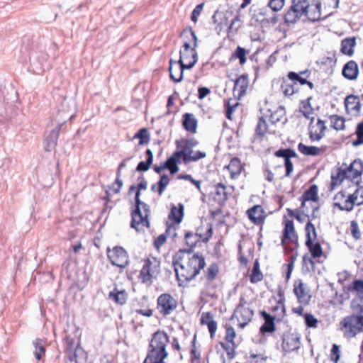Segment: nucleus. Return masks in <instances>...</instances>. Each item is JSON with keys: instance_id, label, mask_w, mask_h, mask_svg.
Instances as JSON below:
<instances>
[{"instance_id": "nucleus-61", "label": "nucleus", "mask_w": 363, "mask_h": 363, "mask_svg": "<svg viewBox=\"0 0 363 363\" xmlns=\"http://www.w3.org/2000/svg\"><path fill=\"white\" fill-rule=\"evenodd\" d=\"M354 199L357 201V205L363 204V186L359 187L353 194Z\"/></svg>"}, {"instance_id": "nucleus-35", "label": "nucleus", "mask_w": 363, "mask_h": 363, "mask_svg": "<svg viewBox=\"0 0 363 363\" xmlns=\"http://www.w3.org/2000/svg\"><path fill=\"white\" fill-rule=\"evenodd\" d=\"M301 206L304 207L307 201H317L318 197V188L315 185L311 186L302 196Z\"/></svg>"}, {"instance_id": "nucleus-30", "label": "nucleus", "mask_w": 363, "mask_h": 363, "mask_svg": "<svg viewBox=\"0 0 363 363\" xmlns=\"http://www.w3.org/2000/svg\"><path fill=\"white\" fill-rule=\"evenodd\" d=\"M181 158L179 157V152L176 151L174 154L167 160L164 163L165 169H168L170 171L171 174H174L179 171L177 164L180 162Z\"/></svg>"}, {"instance_id": "nucleus-24", "label": "nucleus", "mask_w": 363, "mask_h": 363, "mask_svg": "<svg viewBox=\"0 0 363 363\" xmlns=\"http://www.w3.org/2000/svg\"><path fill=\"white\" fill-rule=\"evenodd\" d=\"M247 215L250 220L255 224L260 223L264 216V211L261 206L256 205L247 211Z\"/></svg>"}, {"instance_id": "nucleus-36", "label": "nucleus", "mask_w": 363, "mask_h": 363, "mask_svg": "<svg viewBox=\"0 0 363 363\" xmlns=\"http://www.w3.org/2000/svg\"><path fill=\"white\" fill-rule=\"evenodd\" d=\"M340 0H323L324 18L330 16L339 7Z\"/></svg>"}, {"instance_id": "nucleus-42", "label": "nucleus", "mask_w": 363, "mask_h": 363, "mask_svg": "<svg viewBox=\"0 0 363 363\" xmlns=\"http://www.w3.org/2000/svg\"><path fill=\"white\" fill-rule=\"evenodd\" d=\"M146 155H147V160L145 162H140L138 164L136 170L138 172H145L147 171L153 160V154L151 150L147 149L146 150Z\"/></svg>"}, {"instance_id": "nucleus-2", "label": "nucleus", "mask_w": 363, "mask_h": 363, "mask_svg": "<svg viewBox=\"0 0 363 363\" xmlns=\"http://www.w3.org/2000/svg\"><path fill=\"white\" fill-rule=\"evenodd\" d=\"M147 182L144 179L140 182L138 186V191L135 194V208L132 212L131 227L140 232L145 228H149L150 223L148 217L150 213V207L145 203L140 201V191L147 189Z\"/></svg>"}, {"instance_id": "nucleus-27", "label": "nucleus", "mask_w": 363, "mask_h": 363, "mask_svg": "<svg viewBox=\"0 0 363 363\" xmlns=\"http://www.w3.org/2000/svg\"><path fill=\"white\" fill-rule=\"evenodd\" d=\"M88 358L87 353L80 347L79 344L76 345L74 352L70 354L68 359L70 362H74L75 363H83L86 361Z\"/></svg>"}, {"instance_id": "nucleus-59", "label": "nucleus", "mask_w": 363, "mask_h": 363, "mask_svg": "<svg viewBox=\"0 0 363 363\" xmlns=\"http://www.w3.org/2000/svg\"><path fill=\"white\" fill-rule=\"evenodd\" d=\"M195 342H196V336H194V340L192 341V347L191 350V356L192 362L199 361L201 357L200 352H199V351H198V350L196 348Z\"/></svg>"}, {"instance_id": "nucleus-52", "label": "nucleus", "mask_w": 363, "mask_h": 363, "mask_svg": "<svg viewBox=\"0 0 363 363\" xmlns=\"http://www.w3.org/2000/svg\"><path fill=\"white\" fill-rule=\"evenodd\" d=\"M170 179L167 175L163 174L160 177V179L157 184V192L160 196H161L166 189V187L169 184Z\"/></svg>"}, {"instance_id": "nucleus-49", "label": "nucleus", "mask_w": 363, "mask_h": 363, "mask_svg": "<svg viewBox=\"0 0 363 363\" xmlns=\"http://www.w3.org/2000/svg\"><path fill=\"white\" fill-rule=\"evenodd\" d=\"M269 131L268 125L267 124L266 120L264 117H261L259 119L256 127V133L262 136L264 135L267 132Z\"/></svg>"}, {"instance_id": "nucleus-45", "label": "nucleus", "mask_w": 363, "mask_h": 363, "mask_svg": "<svg viewBox=\"0 0 363 363\" xmlns=\"http://www.w3.org/2000/svg\"><path fill=\"white\" fill-rule=\"evenodd\" d=\"M284 108L279 107L270 114L269 120L272 124H276L277 123L280 122L284 118Z\"/></svg>"}, {"instance_id": "nucleus-6", "label": "nucleus", "mask_w": 363, "mask_h": 363, "mask_svg": "<svg viewBox=\"0 0 363 363\" xmlns=\"http://www.w3.org/2000/svg\"><path fill=\"white\" fill-rule=\"evenodd\" d=\"M176 145V152H179V157L182 158L185 163L196 162L206 156L204 152L193 150V147L195 145V143L191 140L186 139L177 140Z\"/></svg>"}, {"instance_id": "nucleus-62", "label": "nucleus", "mask_w": 363, "mask_h": 363, "mask_svg": "<svg viewBox=\"0 0 363 363\" xmlns=\"http://www.w3.org/2000/svg\"><path fill=\"white\" fill-rule=\"evenodd\" d=\"M305 322L308 327L315 328L318 320L312 314L307 313L305 315Z\"/></svg>"}, {"instance_id": "nucleus-26", "label": "nucleus", "mask_w": 363, "mask_h": 363, "mask_svg": "<svg viewBox=\"0 0 363 363\" xmlns=\"http://www.w3.org/2000/svg\"><path fill=\"white\" fill-rule=\"evenodd\" d=\"M345 106L348 113H357L360 110L361 104L357 96L354 95H350L345 98Z\"/></svg>"}, {"instance_id": "nucleus-55", "label": "nucleus", "mask_w": 363, "mask_h": 363, "mask_svg": "<svg viewBox=\"0 0 363 363\" xmlns=\"http://www.w3.org/2000/svg\"><path fill=\"white\" fill-rule=\"evenodd\" d=\"M357 201L354 199L353 194H350L345 201L342 211H351L353 209L354 205H357Z\"/></svg>"}, {"instance_id": "nucleus-12", "label": "nucleus", "mask_w": 363, "mask_h": 363, "mask_svg": "<svg viewBox=\"0 0 363 363\" xmlns=\"http://www.w3.org/2000/svg\"><path fill=\"white\" fill-rule=\"evenodd\" d=\"M108 257L112 264L120 268L125 267L129 262L127 252L121 247H115L111 250H108Z\"/></svg>"}, {"instance_id": "nucleus-63", "label": "nucleus", "mask_w": 363, "mask_h": 363, "mask_svg": "<svg viewBox=\"0 0 363 363\" xmlns=\"http://www.w3.org/2000/svg\"><path fill=\"white\" fill-rule=\"evenodd\" d=\"M203 4H200L199 5H197L196 6V8L193 10L192 11V13H191V21H194V23H196L197 21H198V17L199 16L201 11L203 10Z\"/></svg>"}, {"instance_id": "nucleus-46", "label": "nucleus", "mask_w": 363, "mask_h": 363, "mask_svg": "<svg viewBox=\"0 0 363 363\" xmlns=\"http://www.w3.org/2000/svg\"><path fill=\"white\" fill-rule=\"evenodd\" d=\"M174 227H169L167 230L165 234L160 235L155 241V245L157 248L161 247L166 241L167 236L174 238L176 236V233H172V231H174Z\"/></svg>"}, {"instance_id": "nucleus-50", "label": "nucleus", "mask_w": 363, "mask_h": 363, "mask_svg": "<svg viewBox=\"0 0 363 363\" xmlns=\"http://www.w3.org/2000/svg\"><path fill=\"white\" fill-rule=\"evenodd\" d=\"M262 277V274L260 272L259 269V264L257 262H255L250 275V281L252 283H256L261 281Z\"/></svg>"}, {"instance_id": "nucleus-16", "label": "nucleus", "mask_w": 363, "mask_h": 363, "mask_svg": "<svg viewBox=\"0 0 363 363\" xmlns=\"http://www.w3.org/2000/svg\"><path fill=\"white\" fill-rule=\"evenodd\" d=\"M48 60V55L45 52H40L30 62L29 71L35 74H40L45 70V65Z\"/></svg>"}, {"instance_id": "nucleus-5", "label": "nucleus", "mask_w": 363, "mask_h": 363, "mask_svg": "<svg viewBox=\"0 0 363 363\" xmlns=\"http://www.w3.org/2000/svg\"><path fill=\"white\" fill-rule=\"evenodd\" d=\"M160 273V261L155 257H149L144 261L139 279L143 284L150 286Z\"/></svg>"}, {"instance_id": "nucleus-43", "label": "nucleus", "mask_w": 363, "mask_h": 363, "mask_svg": "<svg viewBox=\"0 0 363 363\" xmlns=\"http://www.w3.org/2000/svg\"><path fill=\"white\" fill-rule=\"evenodd\" d=\"M313 257L305 255L303 256L302 270L303 273H309L315 269V262Z\"/></svg>"}, {"instance_id": "nucleus-17", "label": "nucleus", "mask_w": 363, "mask_h": 363, "mask_svg": "<svg viewBox=\"0 0 363 363\" xmlns=\"http://www.w3.org/2000/svg\"><path fill=\"white\" fill-rule=\"evenodd\" d=\"M305 16L311 21H318L321 19H325L322 3L318 1H314L312 3L309 2V6L308 9H307Z\"/></svg>"}, {"instance_id": "nucleus-53", "label": "nucleus", "mask_w": 363, "mask_h": 363, "mask_svg": "<svg viewBox=\"0 0 363 363\" xmlns=\"http://www.w3.org/2000/svg\"><path fill=\"white\" fill-rule=\"evenodd\" d=\"M134 138L140 139L139 145H143L147 144L149 141V135L147 129H140L134 136Z\"/></svg>"}, {"instance_id": "nucleus-54", "label": "nucleus", "mask_w": 363, "mask_h": 363, "mask_svg": "<svg viewBox=\"0 0 363 363\" xmlns=\"http://www.w3.org/2000/svg\"><path fill=\"white\" fill-rule=\"evenodd\" d=\"M246 55H247V52H246L245 49H244L243 48H241L240 46H238L236 48L234 53L233 54V56L236 58H238L240 60V64L243 65L245 63L246 60H247Z\"/></svg>"}, {"instance_id": "nucleus-34", "label": "nucleus", "mask_w": 363, "mask_h": 363, "mask_svg": "<svg viewBox=\"0 0 363 363\" xmlns=\"http://www.w3.org/2000/svg\"><path fill=\"white\" fill-rule=\"evenodd\" d=\"M64 352L68 359L70 354L74 352L76 347L75 340L69 335H65L63 337Z\"/></svg>"}, {"instance_id": "nucleus-3", "label": "nucleus", "mask_w": 363, "mask_h": 363, "mask_svg": "<svg viewBox=\"0 0 363 363\" xmlns=\"http://www.w3.org/2000/svg\"><path fill=\"white\" fill-rule=\"evenodd\" d=\"M169 342V337L164 331L158 330L155 333L152 335L144 363H164V359L168 356L166 347Z\"/></svg>"}, {"instance_id": "nucleus-29", "label": "nucleus", "mask_w": 363, "mask_h": 363, "mask_svg": "<svg viewBox=\"0 0 363 363\" xmlns=\"http://www.w3.org/2000/svg\"><path fill=\"white\" fill-rule=\"evenodd\" d=\"M76 109V102L73 98L65 97L61 103L60 111L62 112H70L71 115L69 117V120H72L74 117V112Z\"/></svg>"}, {"instance_id": "nucleus-21", "label": "nucleus", "mask_w": 363, "mask_h": 363, "mask_svg": "<svg viewBox=\"0 0 363 363\" xmlns=\"http://www.w3.org/2000/svg\"><path fill=\"white\" fill-rule=\"evenodd\" d=\"M276 155L284 159L286 177H289L294 169V165L290 159L296 157V152L291 149L279 150L276 152Z\"/></svg>"}, {"instance_id": "nucleus-13", "label": "nucleus", "mask_w": 363, "mask_h": 363, "mask_svg": "<svg viewBox=\"0 0 363 363\" xmlns=\"http://www.w3.org/2000/svg\"><path fill=\"white\" fill-rule=\"evenodd\" d=\"M204 228L206 230V233L203 234L201 233H197L196 234L187 233L185 235V240L186 243L190 246H195L197 241L201 238L203 242H208V240L212 237L213 235V228L212 225L209 223H206L203 225L201 228Z\"/></svg>"}, {"instance_id": "nucleus-32", "label": "nucleus", "mask_w": 363, "mask_h": 363, "mask_svg": "<svg viewBox=\"0 0 363 363\" xmlns=\"http://www.w3.org/2000/svg\"><path fill=\"white\" fill-rule=\"evenodd\" d=\"M183 126L191 133H196L197 128V120L192 113H185L183 116Z\"/></svg>"}, {"instance_id": "nucleus-37", "label": "nucleus", "mask_w": 363, "mask_h": 363, "mask_svg": "<svg viewBox=\"0 0 363 363\" xmlns=\"http://www.w3.org/2000/svg\"><path fill=\"white\" fill-rule=\"evenodd\" d=\"M45 341L43 339H36L33 342L35 347L34 355L37 360H40L42 357L45 354Z\"/></svg>"}, {"instance_id": "nucleus-51", "label": "nucleus", "mask_w": 363, "mask_h": 363, "mask_svg": "<svg viewBox=\"0 0 363 363\" xmlns=\"http://www.w3.org/2000/svg\"><path fill=\"white\" fill-rule=\"evenodd\" d=\"M306 240L308 243L316 238V231L314 225L308 222L306 225Z\"/></svg>"}, {"instance_id": "nucleus-56", "label": "nucleus", "mask_w": 363, "mask_h": 363, "mask_svg": "<svg viewBox=\"0 0 363 363\" xmlns=\"http://www.w3.org/2000/svg\"><path fill=\"white\" fill-rule=\"evenodd\" d=\"M218 272V266L217 264H211L207 269L206 277L208 280H213Z\"/></svg>"}, {"instance_id": "nucleus-48", "label": "nucleus", "mask_w": 363, "mask_h": 363, "mask_svg": "<svg viewBox=\"0 0 363 363\" xmlns=\"http://www.w3.org/2000/svg\"><path fill=\"white\" fill-rule=\"evenodd\" d=\"M345 119L342 117L338 116H333L331 117L332 127L337 130H341L345 128Z\"/></svg>"}, {"instance_id": "nucleus-40", "label": "nucleus", "mask_w": 363, "mask_h": 363, "mask_svg": "<svg viewBox=\"0 0 363 363\" xmlns=\"http://www.w3.org/2000/svg\"><path fill=\"white\" fill-rule=\"evenodd\" d=\"M354 39H345L341 43V52L345 55L352 56L354 53L353 48L354 47Z\"/></svg>"}, {"instance_id": "nucleus-58", "label": "nucleus", "mask_w": 363, "mask_h": 363, "mask_svg": "<svg viewBox=\"0 0 363 363\" xmlns=\"http://www.w3.org/2000/svg\"><path fill=\"white\" fill-rule=\"evenodd\" d=\"M285 0H270L269 6L274 11H280L284 5Z\"/></svg>"}, {"instance_id": "nucleus-23", "label": "nucleus", "mask_w": 363, "mask_h": 363, "mask_svg": "<svg viewBox=\"0 0 363 363\" xmlns=\"http://www.w3.org/2000/svg\"><path fill=\"white\" fill-rule=\"evenodd\" d=\"M249 85V82L247 79V76L242 74L235 81V85H234V93L238 94L239 97H241L243 96Z\"/></svg>"}, {"instance_id": "nucleus-7", "label": "nucleus", "mask_w": 363, "mask_h": 363, "mask_svg": "<svg viewBox=\"0 0 363 363\" xmlns=\"http://www.w3.org/2000/svg\"><path fill=\"white\" fill-rule=\"evenodd\" d=\"M180 57L177 62L169 61L170 77L174 82H180L183 79L184 70L187 69L189 62L192 61L189 52H179Z\"/></svg>"}, {"instance_id": "nucleus-38", "label": "nucleus", "mask_w": 363, "mask_h": 363, "mask_svg": "<svg viewBox=\"0 0 363 363\" xmlns=\"http://www.w3.org/2000/svg\"><path fill=\"white\" fill-rule=\"evenodd\" d=\"M184 206L182 204H179V208H177L175 206H172L169 218L174 221L175 223L179 224L182 220L184 215Z\"/></svg>"}, {"instance_id": "nucleus-47", "label": "nucleus", "mask_w": 363, "mask_h": 363, "mask_svg": "<svg viewBox=\"0 0 363 363\" xmlns=\"http://www.w3.org/2000/svg\"><path fill=\"white\" fill-rule=\"evenodd\" d=\"M299 109L300 112L302 113L304 117L311 120V115L313 113V109L308 101H302Z\"/></svg>"}, {"instance_id": "nucleus-33", "label": "nucleus", "mask_w": 363, "mask_h": 363, "mask_svg": "<svg viewBox=\"0 0 363 363\" xmlns=\"http://www.w3.org/2000/svg\"><path fill=\"white\" fill-rule=\"evenodd\" d=\"M298 151L308 156H316L322 154L324 152L323 148L317 147L315 146H307L303 143H299L298 145Z\"/></svg>"}, {"instance_id": "nucleus-57", "label": "nucleus", "mask_w": 363, "mask_h": 363, "mask_svg": "<svg viewBox=\"0 0 363 363\" xmlns=\"http://www.w3.org/2000/svg\"><path fill=\"white\" fill-rule=\"evenodd\" d=\"M241 27V20L238 15H237L233 20L232 21L229 28H228V33L233 32V31H238V30Z\"/></svg>"}, {"instance_id": "nucleus-8", "label": "nucleus", "mask_w": 363, "mask_h": 363, "mask_svg": "<svg viewBox=\"0 0 363 363\" xmlns=\"http://www.w3.org/2000/svg\"><path fill=\"white\" fill-rule=\"evenodd\" d=\"M254 311L250 306L245 297L240 298L239 303L234 310L233 318L238 323V326L245 328L252 319Z\"/></svg>"}, {"instance_id": "nucleus-19", "label": "nucleus", "mask_w": 363, "mask_h": 363, "mask_svg": "<svg viewBox=\"0 0 363 363\" xmlns=\"http://www.w3.org/2000/svg\"><path fill=\"white\" fill-rule=\"evenodd\" d=\"M66 122L64 121L58 124L52 131L49 133V134L46 136L45 139V150L48 152L52 151L55 146L57 145V140L59 138L60 132L62 126L65 125Z\"/></svg>"}, {"instance_id": "nucleus-20", "label": "nucleus", "mask_w": 363, "mask_h": 363, "mask_svg": "<svg viewBox=\"0 0 363 363\" xmlns=\"http://www.w3.org/2000/svg\"><path fill=\"white\" fill-rule=\"evenodd\" d=\"M294 291L300 303H307L310 301L309 290L301 280L295 282Z\"/></svg>"}, {"instance_id": "nucleus-1", "label": "nucleus", "mask_w": 363, "mask_h": 363, "mask_svg": "<svg viewBox=\"0 0 363 363\" xmlns=\"http://www.w3.org/2000/svg\"><path fill=\"white\" fill-rule=\"evenodd\" d=\"M206 265L204 259L197 255L188 253L174 263V270L179 281L193 279Z\"/></svg>"}, {"instance_id": "nucleus-15", "label": "nucleus", "mask_w": 363, "mask_h": 363, "mask_svg": "<svg viewBox=\"0 0 363 363\" xmlns=\"http://www.w3.org/2000/svg\"><path fill=\"white\" fill-rule=\"evenodd\" d=\"M190 35L192 38L193 47L190 46L189 42H184L183 45V50H181L179 52H189L191 55L192 61L189 62L186 66L187 69H191L194 67L195 64L198 61V54L196 50V48L198 46V38L194 30H190Z\"/></svg>"}, {"instance_id": "nucleus-60", "label": "nucleus", "mask_w": 363, "mask_h": 363, "mask_svg": "<svg viewBox=\"0 0 363 363\" xmlns=\"http://www.w3.org/2000/svg\"><path fill=\"white\" fill-rule=\"evenodd\" d=\"M216 194L220 196V199L225 200L226 198V192H225V186H224L221 183H218L216 185Z\"/></svg>"}, {"instance_id": "nucleus-10", "label": "nucleus", "mask_w": 363, "mask_h": 363, "mask_svg": "<svg viewBox=\"0 0 363 363\" xmlns=\"http://www.w3.org/2000/svg\"><path fill=\"white\" fill-rule=\"evenodd\" d=\"M308 6V0H292L290 9L284 15L285 22L288 23L296 22L301 17L305 16Z\"/></svg>"}, {"instance_id": "nucleus-39", "label": "nucleus", "mask_w": 363, "mask_h": 363, "mask_svg": "<svg viewBox=\"0 0 363 363\" xmlns=\"http://www.w3.org/2000/svg\"><path fill=\"white\" fill-rule=\"evenodd\" d=\"M313 241L311 240L310 243L306 242V245L311 254V257L313 259L319 258L323 255L321 245L319 242H313Z\"/></svg>"}, {"instance_id": "nucleus-44", "label": "nucleus", "mask_w": 363, "mask_h": 363, "mask_svg": "<svg viewBox=\"0 0 363 363\" xmlns=\"http://www.w3.org/2000/svg\"><path fill=\"white\" fill-rule=\"evenodd\" d=\"M264 315L265 317V322L260 328L261 332H262V333L274 332L275 330L274 318L265 313H264Z\"/></svg>"}, {"instance_id": "nucleus-4", "label": "nucleus", "mask_w": 363, "mask_h": 363, "mask_svg": "<svg viewBox=\"0 0 363 363\" xmlns=\"http://www.w3.org/2000/svg\"><path fill=\"white\" fill-rule=\"evenodd\" d=\"M363 172V163L359 159L354 160L349 166H341L331 175L332 186H339L345 179L359 184L358 179Z\"/></svg>"}, {"instance_id": "nucleus-9", "label": "nucleus", "mask_w": 363, "mask_h": 363, "mask_svg": "<svg viewBox=\"0 0 363 363\" xmlns=\"http://www.w3.org/2000/svg\"><path fill=\"white\" fill-rule=\"evenodd\" d=\"M341 330L347 337H354L363 328V318L359 315H348L340 322Z\"/></svg>"}, {"instance_id": "nucleus-41", "label": "nucleus", "mask_w": 363, "mask_h": 363, "mask_svg": "<svg viewBox=\"0 0 363 363\" xmlns=\"http://www.w3.org/2000/svg\"><path fill=\"white\" fill-rule=\"evenodd\" d=\"M201 323L207 324L209 333L212 337L217 329V323L213 320L212 315L210 313H203L201 317Z\"/></svg>"}, {"instance_id": "nucleus-22", "label": "nucleus", "mask_w": 363, "mask_h": 363, "mask_svg": "<svg viewBox=\"0 0 363 363\" xmlns=\"http://www.w3.org/2000/svg\"><path fill=\"white\" fill-rule=\"evenodd\" d=\"M342 73L343 77L349 80L356 79L359 73L357 64L353 60L349 61L345 65Z\"/></svg>"}, {"instance_id": "nucleus-28", "label": "nucleus", "mask_w": 363, "mask_h": 363, "mask_svg": "<svg viewBox=\"0 0 363 363\" xmlns=\"http://www.w3.org/2000/svg\"><path fill=\"white\" fill-rule=\"evenodd\" d=\"M286 240H290L294 242H297V235L294 230V223L291 220H287L285 223L284 235L281 239L282 244L284 243Z\"/></svg>"}, {"instance_id": "nucleus-64", "label": "nucleus", "mask_w": 363, "mask_h": 363, "mask_svg": "<svg viewBox=\"0 0 363 363\" xmlns=\"http://www.w3.org/2000/svg\"><path fill=\"white\" fill-rule=\"evenodd\" d=\"M330 356H331V359L336 363L337 362V361L340 359V347L335 344H334L333 345Z\"/></svg>"}, {"instance_id": "nucleus-11", "label": "nucleus", "mask_w": 363, "mask_h": 363, "mask_svg": "<svg viewBox=\"0 0 363 363\" xmlns=\"http://www.w3.org/2000/svg\"><path fill=\"white\" fill-rule=\"evenodd\" d=\"M177 307V301L169 294H162L157 298V309L162 315L171 314Z\"/></svg>"}, {"instance_id": "nucleus-31", "label": "nucleus", "mask_w": 363, "mask_h": 363, "mask_svg": "<svg viewBox=\"0 0 363 363\" xmlns=\"http://www.w3.org/2000/svg\"><path fill=\"white\" fill-rule=\"evenodd\" d=\"M108 297L115 303L123 305L127 301L128 294L125 290H119L117 288H115L109 293Z\"/></svg>"}, {"instance_id": "nucleus-14", "label": "nucleus", "mask_w": 363, "mask_h": 363, "mask_svg": "<svg viewBox=\"0 0 363 363\" xmlns=\"http://www.w3.org/2000/svg\"><path fill=\"white\" fill-rule=\"evenodd\" d=\"M300 335L297 333L286 332L283 335L282 347L286 352H292L300 347Z\"/></svg>"}, {"instance_id": "nucleus-25", "label": "nucleus", "mask_w": 363, "mask_h": 363, "mask_svg": "<svg viewBox=\"0 0 363 363\" xmlns=\"http://www.w3.org/2000/svg\"><path fill=\"white\" fill-rule=\"evenodd\" d=\"M226 168L232 179L238 178L243 169L240 160L237 157L233 158Z\"/></svg>"}, {"instance_id": "nucleus-18", "label": "nucleus", "mask_w": 363, "mask_h": 363, "mask_svg": "<svg viewBox=\"0 0 363 363\" xmlns=\"http://www.w3.org/2000/svg\"><path fill=\"white\" fill-rule=\"evenodd\" d=\"M313 121L314 118H311L309 126L310 139L312 141H318L324 137L326 126L325 122L320 119H318L315 124H313Z\"/></svg>"}]
</instances>
